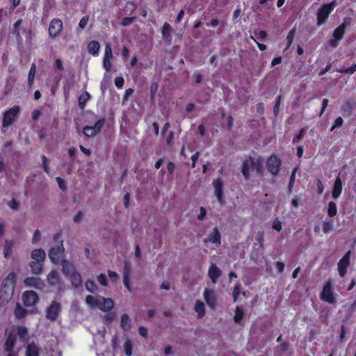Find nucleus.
I'll use <instances>...</instances> for the list:
<instances>
[{
	"instance_id": "62",
	"label": "nucleus",
	"mask_w": 356,
	"mask_h": 356,
	"mask_svg": "<svg viewBox=\"0 0 356 356\" xmlns=\"http://www.w3.org/2000/svg\"><path fill=\"white\" fill-rule=\"evenodd\" d=\"M138 332H139V334L142 336V337H146L147 336V329L145 327H143V326H140L139 328H138Z\"/></svg>"
},
{
	"instance_id": "50",
	"label": "nucleus",
	"mask_w": 356,
	"mask_h": 356,
	"mask_svg": "<svg viewBox=\"0 0 356 356\" xmlns=\"http://www.w3.org/2000/svg\"><path fill=\"white\" fill-rule=\"evenodd\" d=\"M40 237H41V232L38 229H36L34 232V234H33V236L32 243L33 244L37 243L40 241Z\"/></svg>"
},
{
	"instance_id": "25",
	"label": "nucleus",
	"mask_w": 356,
	"mask_h": 356,
	"mask_svg": "<svg viewBox=\"0 0 356 356\" xmlns=\"http://www.w3.org/2000/svg\"><path fill=\"white\" fill-rule=\"evenodd\" d=\"M40 348L34 343H29L26 347V356H39Z\"/></svg>"
},
{
	"instance_id": "28",
	"label": "nucleus",
	"mask_w": 356,
	"mask_h": 356,
	"mask_svg": "<svg viewBox=\"0 0 356 356\" xmlns=\"http://www.w3.org/2000/svg\"><path fill=\"white\" fill-rule=\"evenodd\" d=\"M194 309L197 313L198 318H202L204 316L205 306L204 304L200 300H196Z\"/></svg>"
},
{
	"instance_id": "14",
	"label": "nucleus",
	"mask_w": 356,
	"mask_h": 356,
	"mask_svg": "<svg viewBox=\"0 0 356 356\" xmlns=\"http://www.w3.org/2000/svg\"><path fill=\"white\" fill-rule=\"evenodd\" d=\"M22 299L26 307L34 306L38 301V294L33 291H27L23 293Z\"/></svg>"
},
{
	"instance_id": "47",
	"label": "nucleus",
	"mask_w": 356,
	"mask_h": 356,
	"mask_svg": "<svg viewBox=\"0 0 356 356\" xmlns=\"http://www.w3.org/2000/svg\"><path fill=\"white\" fill-rule=\"evenodd\" d=\"M112 57H113L112 48L109 44H106V47H105L104 58H112Z\"/></svg>"
},
{
	"instance_id": "17",
	"label": "nucleus",
	"mask_w": 356,
	"mask_h": 356,
	"mask_svg": "<svg viewBox=\"0 0 356 356\" xmlns=\"http://www.w3.org/2000/svg\"><path fill=\"white\" fill-rule=\"evenodd\" d=\"M204 242L205 243L211 242L217 246H219L221 244V236L217 227H214L213 229L212 232L208 236V237L204 239Z\"/></svg>"
},
{
	"instance_id": "58",
	"label": "nucleus",
	"mask_w": 356,
	"mask_h": 356,
	"mask_svg": "<svg viewBox=\"0 0 356 356\" xmlns=\"http://www.w3.org/2000/svg\"><path fill=\"white\" fill-rule=\"evenodd\" d=\"M240 294V288H239V286L238 285H236L234 289V291H233V298H234V302H236L237 300V298L238 296H239Z\"/></svg>"
},
{
	"instance_id": "6",
	"label": "nucleus",
	"mask_w": 356,
	"mask_h": 356,
	"mask_svg": "<svg viewBox=\"0 0 356 356\" xmlns=\"http://www.w3.org/2000/svg\"><path fill=\"white\" fill-rule=\"evenodd\" d=\"M19 107L18 106H15L4 113L2 124L3 128H7L12 124L15 118L19 113Z\"/></svg>"
},
{
	"instance_id": "49",
	"label": "nucleus",
	"mask_w": 356,
	"mask_h": 356,
	"mask_svg": "<svg viewBox=\"0 0 356 356\" xmlns=\"http://www.w3.org/2000/svg\"><path fill=\"white\" fill-rule=\"evenodd\" d=\"M116 318L115 312H109L104 316V318L108 323H111Z\"/></svg>"
},
{
	"instance_id": "4",
	"label": "nucleus",
	"mask_w": 356,
	"mask_h": 356,
	"mask_svg": "<svg viewBox=\"0 0 356 356\" xmlns=\"http://www.w3.org/2000/svg\"><path fill=\"white\" fill-rule=\"evenodd\" d=\"M336 1H332L329 4L323 5L317 13V25L321 26L328 17L329 15L333 10L336 6Z\"/></svg>"
},
{
	"instance_id": "20",
	"label": "nucleus",
	"mask_w": 356,
	"mask_h": 356,
	"mask_svg": "<svg viewBox=\"0 0 356 356\" xmlns=\"http://www.w3.org/2000/svg\"><path fill=\"white\" fill-rule=\"evenodd\" d=\"M26 286H34L36 289H42L44 283L38 277H29L24 280Z\"/></svg>"
},
{
	"instance_id": "45",
	"label": "nucleus",
	"mask_w": 356,
	"mask_h": 356,
	"mask_svg": "<svg viewBox=\"0 0 356 356\" xmlns=\"http://www.w3.org/2000/svg\"><path fill=\"white\" fill-rule=\"evenodd\" d=\"M295 33H296V31L294 29H292L289 32L287 37H286V40H287L286 47H289L291 45V44L293 41Z\"/></svg>"
},
{
	"instance_id": "22",
	"label": "nucleus",
	"mask_w": 356,
	"mask_h": 356,
	"mask_svg": "<svg viewBox=\"0 0 356 356\" xmlns=\"http://www.w3.org/2000/svg\"><path fill=\"white\" fill-rule=\"evenodd\" d=\"M31 258L34 261L44 262L46 253L42 249H35L31 252Z\"/></svg>"
},
{
	"instance_id": "15",
	"label": "nucleus",
	"mask_w": 356,
	"mask_h": 356,
	"mask_svg": "<svg viewBox=\"0 0 356 356\" xmlns=\"http://www.w3.org/2000/svg\"><path fill=\"white\" fill-rule=\"evenodd\" d=\"M203 295L208 306L213 309L215 308L216 305V296L214 291L205 289Z\"/></svg>"
},
{
	"instance_id": "55",
	"label": "nucleus",
	"mask_w": 356,
	"mask_h": 356,
	"mask_svg": "<svg viewBox=\"0 0 356 356\" xmlns=\"http://www.w3.org/2000/svg\"><path fill=\"white\" fill-rule=\"evenodd\" d=\"M111 58H104V62H103V64H104V67L105 68V70L108 72L111 69Z\"/></svg>"
},
{
	"instance_id": "63",
	"label": "nucleus",
	"mask_w": 356,
	"mask_h": 356,
	"mask_svg": "<svg viewBox=\"0 0 356 356\" xmlns=\"http://www.w3.org/2000/svg\"><path fill=\"white\" fill-rule=\"evenodd\" d=\"M276 267L279 271L280 273H283L285 264L282 261H277L276 264Z\"/></svg>"
},
{
	"instance_id": "51",
	"label": "nucleus",
	"mask_w": 356,
	"mask_h": 356,
	"mask_svg": "<svg viewBox=\"0 0 356 356\" xmlns=\"http://www.w3.org/2000/svg\"><path fill=\"white\" fill-rule=\"evenodd\" d=\"M135 20V17H124L122 22H121V24L124 26H129L130 25L131 23L134 22V21Z\"/></svg>"
},
{
	"instance_id": "48",
	"label": "nucleus",
	"mask_w": 356,
	"mask_h": 356,
	"mask_svg": "<svg viewBox=\"0 0 356 356\" xmlns=\"http://www.w3.org/2000/svg\"><path fill=\"white\" fill-rule=\"evenodd\" d=\"M343 120L341 117H338L335 121L332 127H331V131H332L335 128L340 127L342 126Z\"/></svg>"
},
{
	"instance_id": "32",
	"label": "nucleus",
	"mask_w": 356,
	"mask_h": 356,
	"mask_svg": "<svg viewBox=\"0 0 356 356\" xmlns=\"http://www.w3.org/2000/svg\"><path fill=\"white\" fill-rule=\"evenodd\" d=\"M70 276L72 284L74 287L76 288L81 285L82 278H81V275L79 273H77L76 271L74 273H72V275H70Z\"/></svg>"
},
{
	"instance_id": "46",
	"label": "nucleus",
	"mask_w": 356,
	"mask_h": 356,
	"mask_svg": "<svg viewBox=\"0 0 356 356\" xmlns=\"http://www.w3.org/2000/svg\"><path fill=\"white\" fill-rule=\"evenodd\" d=\"M8 207L13 210L18 211L19 209V203L15 199H13L8 202Z\"/></svg>"
},
{
	"instance_id": "18",
	"label": "nucleus",
	"mask_w": 356,
	"mask_h": 356,
	"mask_svg": "<svg viewBox=\"0 0 356 356\" xmlns=\"http://www.w3.org/2000/svg\"><path fill=\"white\" fill-rule=\"evenodd\" d=\"M221 275V270L215 264L212 263L210 265L208 270V275L211 279L212 283H216L218 278L220 277Z\"/></svg>"
},
{
	"instance_id": "31",
	"label": "nucleus",
	"mask_w": 356,
	"mask_h": 356,
	"mask_svg": "<svg viewBox=\"0 0 356 356\" xmlns=\"http://www.w3.org/2000/svg\"><path fill=\"white\" fill-rule=\"evenodd\" d=\"M36 72V65L35 63H32L29 75H28V86L29 88H32Z\"/></svg>"
},
{
	"instance_id": "64",
	"label": "nucleus",
	"mask_w": 356,
	"mask_h": 356,
	"mask_svg": "<svg viewBox=\"0 0 356 356\" xmlns=\"http://www.w3.org/2000/svg\"><path fill=\"white\" fill-rule=\"evenodd\" d=\"M83 218V214L81 211H79L74 217V222L76 223L80 222Z\"/></svg>"
},
{
	"instance_id": "52",
	"label": "nucleus",
	"mask_w": 356,
	"mask_h": 356,
	"mask_svg": "<svg viewBox=\"0 0 356 356\" xmlns=\"http://www.w3.org/2000/svg\"><path fill=\"white\" fill-rule=\"evenodd\" d=\"M56 181L61 190H63V191L66 190L67 187H66L65 181H64V179H63L60 177H56Z\"/></svg>"
},
{
	"instance_id": "40",
	"label": "nucleus",
	"mask_w": 356,
	"mask_h": 356,
	"mask_svg": "<svg viewBox=\"0 0 356 356\" xmlns=\"http://www.w3.org/2000/svg\"><path fill=\"white\" fill-rule=\"evenodd\" d=\"M124 349L125 351V354L127 356H131L132 355V343L129 339H127L124 343Z\"/></svg>"
},
{
	"instance_id": "19",
	"label": "nucleus",
	"mask_w": 356,
	"mask_h": 356,
	"mask_svg": "<svg viewBox=\"0 0 356 356\" xmlns=\"http://www.w3.org/2000/svg\"><path fill=\"white\" fill-rule=\"evenodd\" d=\"M62 272L65 275L70 276L76 272L74 266L68 260L63 259L61 261Z\"/></svg>"
},
{
	"instance_id": "29",
	"label": "nucleus",
	"mask_w": 356,
	"mask_h": 356,
	"mask_svg": "<svg viewBox=\"0 0 356 356\" xmlns=\"http://www.w3.org/2000/svg\"><path fill=\"white\" fill-rule=\"evenodd\" d=\"M99 48V43L95 40L90 42L88 44V52L94 56L98 54Z\"/></svg>"
},
{
	"instance_id": "12",
	"label": "nucleus",
	"mask_w": 356,
	"mask_h": 356,
	"mask_svg": "<svg viewBox=\"0 0 356 356\" xmlns=\"http://www.w3.org/2000/svg\"><path fill=\"white\" fill-rule=\"evenodd\" d=\"M60 309V303L53 301L46 310V318L51 321L56 320Z\"/></svg>"
},
{
	"instance_id": "57",
	"label": "nucleus",
	"mask_w": 356,
	"mask_h": 356,
	"mask_svg": "<svg viewBox=\"0 0 356 356\" xmlns=\"http://www.w3.org/2000/svg\"><path fill=\"white\" fill-rule=\"evenodd\" d=\"M207 211L206 209L201 207L200 209V214L197 216V219L199 220H203L206 216Z\"/></svg>"
},
{
	"instance_id": "2",
	"label": "nucleus",
	"mask_w": 356,
	"mask_h": 356,
	"mask_svg": "<svg viewBox=\"0 0 356 356\" xmlns=\"http://www.w3.org/2000/svg\"><path fill=\"white\" fill-rule=\"evenodd\" d=\"M256 170L257 173H261L263 170V162L260 158L254 159L249 156L243 161L241 172L245 179L250 178V172Z\"/></svg>"
},
{
	"instance_id": "8",
	"label": "nucleus",
	"mask_w": 356,
	"mask_h": 356,
	"mask_svg": "<svg viewBox=\"0 0 356 356\" xmlns=\"http://www.w3.org/2000/svg\"><path fill=\"white\" fill-rule=\"evenodd\" d=\"M321 298L330 304H334L336 302V299L333 296V290L330 281L327 282L323 286L321 293Z\"/></svg>"
},
{
	"instance_id": "24",
	"label": "nucleus",
	"mask_w": 356,
	"mask_h": 356,
	"mask_svg": "<svg viewBox=\"0 0 356 356\" xmlns=\"http://www.w3.org/2000/svg\"><path fill=\"white\" fill-rule=\"evenodd\" d=\"M120 326L124 331H128L131 327V320L127 314H124L121 316Z\"/></svg>"
},
{
	"instance_id": "27",
	"label": "nucleus",
	"mask_w": 356,
	"mask_h": 356,
	"mask_svg": "<svg viewBox=\"0 0 356 356\" xmlns=\"http://www.w3.org/2000/svg\"><path fill=\"white\" fill-rule=\"evenodd\" d=\"M14 245V242L10 240L6 239L5 241V243L3 245V254L5 258H8L12 252H13V248Z\"/></svg>"
},
{
	"instance_id": "42",
	"label": "nucleus",
	"mask_w": 356,
	"mask_h": 356,
	"mask_svg": "<svg viewBox=\"0 0 356 356\" xmlns=\"http://www.w3.org/2000/svg\"><path fill=\"white\" fill-rule=\"evenodd\" d=\"M296 171H297V168H296L293 169V170L291 173V177H290V181L289 183V191L290 193L292 192V188L294 186Z\"/></svg>"
},
{
	"instance_id": "11",
	"label": "nucleus",
	"mask_w": 356,
	"mask_h": 356,
	"mask_svg": "<svg viewBox=\"0 0 356 356\" xmlns=\"http://www.w3.org/2000/svg\"><path fill=\"white\" fill-rule=\"evenodd\" d=\"M348 23H343L339 26L333 32V39L330 40V46L336 47L338 45V40H340L345 33V29Z\"/></svg>"
},
{
	"instance_id": "37",
	"label": "nucleus",
	"mask_w": 356,
	"mask_h": 356,
	"mask_svg": "<svg viewBox=\"0 0 356 356\" xmlns=\"http://www.w3.org/2000/svg\"><path fill=\"white\" fill-rule=\"evenodd\" d=\"M17 335L21 341H26L28 337L27 329L25 327H18Z\"/></svg>"
},
{
	"instance_id": "9",
	"label": "nucleus",
	"mask_w": 356,
	"mask_h": 356,
	"mask_svg": "<svg viewBox=\"0 0 356 356\" xmlns=\"http://www.w3.org/2000/svg\"><path fill=\"white\" fill-rule=\"evenodd\" d=\"M351 255V251H348L345 255L339 260L337 264V268L339 275L343 277L347 273L348 267L350 265V258Z\"/></svg>"
},
{
	"instance_id": "7",
	"label": "nucleus",
	"mask_w": 356,
	"mask_h": 356,
	"mask_svg": "<svg viewBox=\"0 0 356 356\" xmlns=\"http://www.w3.org/2000/svg\"><path fill=\"white\" fill-rule=\"evenodd\" d=\"M105 122L104 118L97 120L94 126H86L83 129V133L86 137H94L102 129Z\"/></svg>"
},
{
	"instance_id": "36",
	"label": "nucleus",
	"mask_w": 356,
	"mask_h": 356,
	"mask_svg": "<svg viewBox=\"0 0 356 356\" xmlns=\"http://www.w3.org/2000/svg\"><path fill=\"white\" fill-rule=\"evenodd\" d=\"M334 227V220L332 219H326L323 222V232L327 234L330 232Z\"/></svg>"
},
{
	"instance_id": "30",
	"label": "nucleus",
	"mask_w": 356,
	"mask_h": 356,
	"mask_svg": "<svg viewBox=\"0 0 356 356\" xmlns=\"http://www.w3.org/2000/svg\"><path fill=\"white\" fill-rule=\"evenodd\" d=\"M244 316V312L243 309L237 306L234 311V321L236 323L241 325V321Z\"/></svg>"
},
{
	"instance_id": "54",
	"label": "nucleus",
	"mask_w": 356,
	"mask_h": 356,
	"mask_svg": "<svg viewBox=\"0 0 356 356\" xmlns=\"http://www.w3.org/2000/svg\"><path fill=\"white\" fill-rule=\"evenodd\" d=\"M88 19H89L88 17H87V16L83 17L79 22V27L81 29H84L88 24Z\"/></svg>"
},
{
	"instance_id": "26",
	"label": "nucleus",
	"mask_w": 356,
	"mask_h": 356,
	"mask_svg": "<svg viewBox=\"0 0 356 356\" xmlns=\"http://www.w3.org/2000/svg\"><path fill=\"white\" fill-rule=\"evenodd\" d=\"M32 273L40 275L42 271L43 262L32 261L29 264Z\"/></svg>"
},
{
	"instance_id": "3",
	"label": "nucleus",
	"mask_w": 356,
	"mask_h": 356,
	"mask_svg": "<svg viewBox=\"0 0 356 356\" xmlns=\"http://www.w3.org/2000/svg\"><path fill=\"white\" fill-rule=\"evenodd\" d=\"M15 283V274L14 273H9L3 281L1 289L0 290V299H3V300L6 302H8V300L11 299L14 292Z\"/></svg>"
},
{
	"instance_id": "60",
	"label": "nucleus",
	"mask_w": 356,
	"mask_h": 356,
	"mask_svg": "<svg viewBox=\"0 0 356 356\" xmlns=\"http://www.w3.org/2000/svg\"><path fill=\"white\" fill-rule=\"evenodd\" d=\"M22 21L21 19H19L17 20L15 23V27H14V30H13V33H16L17 35H19V29L20 28V26L22 25Z\"/></svg>"
},
{
	"instance_id": "59",
	"label": "nucleus",
	"mask_w": 356,
	"mask_h": 356,
	"mask_svg": "<svg viewBox=\"0 0 356 356\" xmlns=\"http://www.w3.org/2000/svg\"><path fill=\"white\" fill-rule=\"evenodd\" d=\"M134 92V89H132V88H129L127 90H126L125 94L123 97V102H124L125 101H127L129 97L133 95Z\"/></svg>"
},
{
	"instance_id": "1",
	"label": "nucleus",
	"mask_w": 356,
	"mask_h": 356,
	"mask_svg": "<svg viewBox=\"0 0 356 356\" xmlns=\"http://www.w3.org/2000/svg\"><path fill=\"white\" fill-rule=\"evenodd\" d=\"M86 303L90 309L98 308L105 312L111 311L114 306L113 301L111 298H104L101 296H87L86 298Z\"/></svg>"
},
{
	"instance_id": "35",
	"label": "nucleus",
	"mask_w": 356,
	"mask_h": 356,
	"mask_svg": "<svg viewBox=\"0 0 356 356\" xmlns=\"http://www.w3.org/2000/svg\"><path fill=\"white\" fill-rule=\"evenodd\" d=\"M171 33H172L171 26L168 23L165 22L163 24V29H162L163 37L166 40H170Z\"/></svg>"
},
{
	"instance_id": "13",
	"label": "nucleus",
	"mask_w": 356,
	"mask_h": 356,
	"mask_svg": "<svg viewBox=\"0 0 356 356\" xmlns=\"http://www.w3.org/2000/svg\"><path fill=\"white\" fill-rule=\"evenodd\" d=\"M62 29V21L58 18L53 19L49 26V34L51 37L55 38L60 33Z\"/></svg>"
},
{
	"instance_id": "16",
	"label": "nucleus",
	"mask_w": 356,
	"mask_h": 356,
	"mask_svg": "<svg viewBox=\"0 0 356 356\" xmlns=\"http://www.w3.org/2000/svg\"><path fill=\"white\" fill-rule=\"evenodd\" d=\"M213 185L214 187V194L218 202L222 204V181L220 178L216 179L213 181Z\"/></svg>"
},
{
	"instance_id": "33",
	"label": "nucleus",
	"mask_w": 356,
	"mask_h": 356,
	"mask_svg": "<svg viewBox=\"0 0 356 356\" xmlns=\"http://www.w3.org/2000/svg\"><path fill=\"white\" fill-rule=\"evenodd\" d=\"M90 99V95L88 92H83L79 97L78 102L80 108L83 109L86 102Z\"/></svg>"
},
{
	"instance_id": "34",
	"label": "nucleus",
	"mask_w": 356,
	"mask_h": 356,
	"mask_svg": "<svg viewBox=\"0 0 356 356\" xmlns=\"http://www.w3.org/2000/svg\"><path fill=\"white\" fill-rule=\"evenodd\" d=\"M16 337L13 334H9L7 337V339L5 343V350L7 352H10L12 350L15 343Z\"/></svg>"
},
{
	"instance_id": "38",
	"label": "nucleus",
	"mask_w": 356,
	"mask_h": 356,
	"mask_svg": "<svg viewBox=\"0 0 356 356\" xmlns=\"http://www.w3.org/2000/svg\"><path fill=\"white\" fill-rule=\"evenodd\" d=\"M26 314V311L22 307L20 306L19 304H17L15 309V315L18 318H22L24 317Z\"/></svg>"
},
{
	"instance_id": "43",
	"label": "nucleus",
	"mask_w": 356,
	"mask_h": 356,
	"mask_svg": "<svg viewBox=\"0 0 356 356\" xmlns=\"http://www.w3.org/2000/svg\"><path fill=\"white\" fill-rule=\"evenodd\" d=\"M123 282H124L125 287L129 291H131V288L130 286V275H128L127 273H123Z\"/></svg>"
},
{
	"instance_id": "53",
	"label": "nucleus",
	"mask_w": 356,
	"mask_h": 356,
	"mask_svg": "<svg viewBox=\"0 0 356 356\" xmlns=\"http://www.w3.org/2000/svg\"><path fill=\"white\" fill-rule=\"evenodd\" d=\"M98 282L103 286H107V280L104 274L102 273L97 276Z\"/></svg>"
},
{
	"instance_id": "10",
	"label": "nucleus",
	"mask_w": 356,
	"mask_h": 356,
	"mask_svg": "<svg viewBox=\"0 0 356 356\" xmlns=\"http://www.w3.org/2000/svg\"><path fill=\"white\" fill-rule=\"evenodd\" d=\"M281 165V161L275 156H270L266 161V168L273 175L278 174Z\"/></svg>"
},
{
	"instance_id": "61",
	"label": "nucleus",
	"mask_w": 356,
	"mask_h": 356,
	"mask_svg": "<svg viewBox=\"0 0 356 356\" xmlns=\"http://www.w3.org/2000/svg\"><path fill=\"white\" fill-rule=\"evenodd\" d=\"M108 81L104 79L102 82H101V85H100V88H101V90L102 92V93H104L108 88Z\"/></svg>"
},
{
	"instance_id": "56",
	"label": "nucleus",
	"mask_w": 356,
	"mask_h": 356,
	"mask_svg": "<svg viewBox=\"0 0 356 356\" xmlns=\"http://www.w3.org/2000/svg\"><path fill=\"white\" fill-rule=\"evenodd\" d=\"M124 79L121 76L116 77L115 79V85L116 87L120 88L124 84Z\"/></svg>"
},
{
	"instance_id": "5",
	"label": "nucleus",
	"mask_w": 356,
	"mask_h": 356,
	"mask_svg": "<svg viewBox=\"0 0 356 356\" xmlns=\"http://www.w3.org/2000/svg\"><path fill=\"white\" fill-rule=\"evenodd\" d=\"M65 252V248L63 246V241L60 242L58 245L55 247H52L49 251V258L51 261L55 264L60 262L63 253Z\"/></svg>"
},
{
	"instance_id": "21",
	"label": "nucleus",
	"mask_w": 356,
	"mask_h": 356,
	"mask_svg": "<svg viewBox=\"0 0 356 356\" xmlns=\"http://www.w3.org/2000/svg\"><path fill=\"white\" fill-rule=\"evenodd\" d=\"M342 192V181L340 179V177L338 176L334 181L332 191V196L334 199H337L341 193Z\"/></svg>"
},
{
	"instance_id": "41",
	"label": "nucleus",
	"mask_w": 356,
	"mask_h": 356,
	"mask_svg": "<svg viewBox=\"0 0 356 356\" xmlns=\"http://www.w3.org/2000/svg\"><path fill=\"white\" fill-rule=\"evenodd\" d=\"M86 289L90 293H95L97 290V286L92 280H87L86 282Z\"/></svg>"
},
{
	"instance_id": "23",
	"label": "nucleus",
	"mask_w": 356,
	"mask_h": 356,
	"mask_svg": "<svg viewBox=\"0 0 356 356\" xmlns=\"http://www.w3.org/2000/svg\"><path fill=\"white\" fill-rule=\"evenodd\" d=\"M59 275L56 270H51L47 275L48 283L51 286H55L59 283Z\"/></svg>"
},
{
	"instance_id": "39",
	"label": "nucleus",
	"mask_w": 356,
	"mask_h": 356,
	"mask_svg": "<svg viewBox=\"0 0 356 356\" xmlns=\"http://www.w3.org/2000/svg\"><path fill=\"white\" fill-rule=\"evenodd\" d=\"M337 208L334 202H330L328 204L327 214L330 217H333L337 214Z\"/></svg>"
},
{
	"instance_id": "44",
	"label": "nucleus",
	"mask_w": 356,
	"mask_h": 356,
	"mask_svg": "<svg viewBox=\"0 0 356 356\" xmlns=\"http://www.w3.org/2000/svg\"><path fill=\"white\" fill-rule=\"evenodd\" d=\"M356 71V63L353 65L351 67L346 68H341L339 70L340 73H346L352 74Z\"/></svg>"
}]
</instances>
